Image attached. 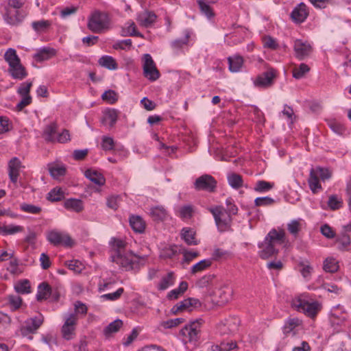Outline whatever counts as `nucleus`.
<instances>
[{"label": "nucleus", "instance_id": "obj_52", "mask_svg": "<svg viewBox=\"0 0 351 351\" xmlns=\"http://www.w3.org/2000/svg\"><path fill=\"white\" fill-rule=\"evenodd\" d=\"M301 322L298 318H290L289 319L284 326V332L289 333L291 332L295 327L300 325Z\"/></svg>", "mask_w": 351, "mask_h": 351}, {"label": "nucleus", "instance_id": "obj_51", "mask_svg": "<svg viewBox=\"0 0 351 351\" xmlns=\"http://www.w3.org/2000/svg\"><path fill=\"white\" fill-rule=\"evenodd\" d=\"M20 208L21 210L25 213L34 215L39 214L42 210V208L40 206L26 203L21 204Z\"/></svg>", "mask_w": 351, "mask_h": 351}, {"label": "nucleus", "instance_id": "obj_47", "mask_svg": "<svg viewBox=\"0 0 351 351\" xmlns=\"http://www.w3.org/2000/svg\"><path fill=\"white\" fill-rule=\"evenodd\" d=\"M212 261L210 259H204L194 265L191 268V274H195L200 272L211 265Z\"/></svg>", "mask_w": 351, "mask_h": 351}, {"label": "nucleus", "instance_id": "obj_34", "mask_svg": "<svg viewBox=\"0 0 351 351\" xmlns=\"http://www.w3.org/2000/svg\"><path fill=\"white\" fill-rule=\"evenodd\" d=\"M229 69L231 72H238L243 64V59L240 56H234L228 58Z\"/></svg>", "mask_w": 351, "mask_h": 351}, {"label": "nucleus", "instance_id": "obj_2", "mask_svg": "<svg viewBox=\"0 0 351 351\" xmlns=\"http://www.w3.org/2000/svg\"><path fill=\"white\" fill-rule=\"evenodd\" d=\"M332 176V170L328 167L317 166L311 168L308 179V184L310 189L313 193H317L322 189L320 181L325 182L330 180Z\"/></svg>", "mask_w": 351, "mask_h": 351}, {"label": "nucleus", "instance_id": "obj_29", "mask_svg": "<svg viewBox=\"0 0 351 351\" xmlns=\"http://www.w3.org/2000/svg\"><path fill=\"white\" fill-rule=\"evenodd\" d=\"M181 237L189 245H197L195 231L190 228H184L181 231Z\"/></svg>", "mask_w": 351, "mask_h": 351}, {"label": "nucleus", "instance_id": "obj_44", "mask_svg": "<svg viewBox=\"0 0 351 351\" xmlns=\"http://www.w3.org/2000/svg\"><path fill=\"white\" fill-rule=\"evenodd\" d=\"M14 289L17 293L21 294L29 293L31 291V286L27 280H23L17 282L14 286Z\"/></svg>", "mask_w": 351, "mask_h": 351}, {"label": "nucleus", "instance_id": "obj_8", "mask_svg": "<svg viewBox=\"0 0 351 351\" xmlns=\"http://www.w3.org/2000/svg\"><path fill=\"white\" fill-rule=\"evenodd\" d=\"M202 322V319H196L191 322L190 324L185 326L180 330V335L183 337L182 340L185 343L197 341Z\"/></svg>", "mask_w": 351, "mask_h": 351}, {"label": "nucleus", "instance_id": "obj_54", "mask_svg": "<svg viewBox=\"0 0 351 351\" xmlns=\"http://www.w3.org/2000/svg\"><path fill=\"white\" fill-rule=\"evenodd\" d=\"M274 184L265 180H259L254 186V190L258 192H266L271 189Z\"/></svg>", "mask_w": 351, "mask_h": 351}, {"label": "nucleus", "instance_id": "obj_25", "mask_svg": "<svg viewBox=\"0 0 351 351\" xmlns=\"http://www.w3.org/2000/svg\"><path fill=\"white\" fill-rule=\"evenodd\" d=\"M58 135L57 125L51 123L47 125L43 131V138L48 142L55 143Z\"/></svg>", "mask_w": 351, "mask_h": 351}, {"label": "nucleus", "instance_id": "obj_5", "mask_svg": "<svg viewBox=\"0 0 351 351\" xmlns=\"http://www.w3.org/2000/svg\"><path fill=\"white\" fill-rule=\"evenodd\" d=\"M110 18L106 13L95 11L88 19V27L93 33L101 34L110 29Z\"/></svg>", "mask_w": 351, "mask_h": 351}, {"label": "nucleus", "instance_id": "obj_40", "mask_svg": "<svg viewBox=\"0 0 351 351\" xmlns=\"http://www.w3.org/2000/svg\"><path fill=\"white\" fill-rule=\"evenodd\" d=\"M99 63L101 66L110 69L115 70L118 68V65L115 60L109 56H104L99 60Z\"/></svg>", "mask_w": 351, "mask_h": 351}, {"label": "nucleus", "instance_id": "obj_1", "mask_svg": "<svg viewBox=\"0 0 351 351\" xmlns=\"http://www.w3.org/2000/svg\"><path fill=\"white\" fill-rule=\"evenodd\" d=\"M287 243L288 241L284 230L272 229L267 234L264 241L258 244L261 250L258 252L259 256L265 260L275 256L279 251L277 245L285 244V246H287Z\"/></svg>", "mask_w": 351, "mask_h": 351}, {"label": "nucleus", "instance_id": "obj_46", "mask_svg": "<svg viewBox=\"0 0 351 351\" xmlns=\"http://www.w3.org/2000/svg\"><path fill=\"white\" fill-rule=\"evenodd\" d=\"M228 181L229 184L234 189H239L242 186L243 180L242 177L237 173H232L228 176Z\"/></svg>", "mask_w": 351, "mask_h": 351}, {"label": "nucleus", "instance_id": "obj_4", "mask_svg": "<svg viewBox=\"0 0 351 351\" xmlns=\"http://www.w3.org/2000/svg\"><path fill=\"white\" fill-rule=\"evenodd\" d=\"M110 258L112 262L127 271L137 269L141 262L143 261V258L126 251L117 254H111Z\"/></svg>", "mask_w": 351, "mask_h": 351}, {"label": "nucleus", "instance_id": "obj_48", "mask_svg": "<svg viewBox=\"0 0 351 351\" xmlns=\"http://www.w3.org/2000/svg\"><path fill=\"white\" fill-rule=\"evenodd\" d=\"M328 205L331 210H337L343 206L342 199L339 197L337 195H332L329 196Z\"/></svg>", "mask_w": 351, "mask_h": 351}, {"label": "nucleus", "instance_id": "obj_43", "mask_svg": "<svg viewBox=\"0 0 351 351\" xmlns=\"http://www.w3.org/2000/svg\"><path fill=\"white\" fill-rule=\"evenodd\" d=\"M51 25V23L49 21L40 20L32 22V27L36 32H42L46 31Z\"/></svg>", "mask_w": 351, "mask_h": 351}, {"label": "nucleus", "instance_id": "obj_15", "mask_svg": "<svg viewBox=\"0 0 351 351\" xmlns=\"http://www.w3.org/2000/svg\"><path fill=\"white\" fill-rule=\"evenodd\" d=\"M275 77V71L273 69H270L258 75L254 81V84L258 87H269L273 84Z\"/></svg>", "mask_w": 351, "mask_h": 351}, {"label": "nucleus", "instance_id": "obj_49", "mask_svg": "<svg viewBox=\"0 0 351 351\" xmlns=\"http://www.w3.org/2000/svg\"><path fill=\"white\" fill-rule=\"evenodd\" d=\"M197 2L202 14H205L209 19L214 16L213 10L206 0H197Z\"/></svg>", "mask_w": 351, "mask_h": 351}, {"label": "nucleus", "instance_id": "obj_45", "mask_svg": "<svg viewBox=\"0 0 351 351\" xmlns=\"http://www.w3.org/2000/svg\"><path fill=\"white\" fill-rule=\"evenodd\" d=\"M339 268L338 262L333 258H327L324 263V269L327 272L333 273Z\"/></svg>", "mask_w": 351, "mask_h": 351}, {"label": "nucleus", "instance_id": "obj_3", "mask_svg": "<svg viewBox=\"0 0 351 351\" xmlns=\"http://www.w3.org/2000/svg\"><path fill=\"white\" fill-rule=\"evenodd\" d=\"M4 59L9 64L8 71L14 79L23 80L27 75L15 49H8L4 54Z\"/></svg>", "mask_w": 351, "mask_h": 351}, {"label": "nucleus", "instance_id": "obj_39", "mask_svg": "<svg viewBox=\"0 0 351 351\" xmlns=\"http://www.w3.org/2000/svg\"><path fill=\"white\" fill-rule=\"evenodd\" d=\"M178 247L176 245L165 246L160 250V257L162 258H171L178 254Z\"/></svg>", "mask_w": 351, "mask_h": 351}, {"label": "nucleus", "instance_id": "obj_28", "mask_svg": "<svg viewBox=\"0 0 351 351\" xmlns=\"http://www.w3.org/2000/svg\"><path fill=\"white\" fill-rule=\"evenodd\" d=\"M84 175L86 178L97 185L102 186L105 184L106 180L104 177L95 170L88 169L85 171Z\"/></svg>", "mask_w": 351, "mask_h": 351}, {"label": "nucleus", "instance_id": "obj_20", "mask_svg": "<svg viewBox=\"0 0 351 351\" xmlns=\"http://www.w3.org/2000/svg\"><path fill=\"white\" fill-rule=\"evenodd\" d=\"M21 166V161L17 158H13L9 162V177L13 183L18 180Z\"/></svg>", "mask_w": 351, "mask_h": 351}, {"label": "nucleus", "instance_id": "obj_57", "mask_svg": "<svg viewBox=\"0 0 351 351\" xmlns=\"http://www.w3.org/2000/svg\"><path fill=\"white\" fill-rule=\"evenodd\" d=\"M123 292H124L123 288L121 287V288H119L114 293L102 295L101 296V298L104 300L114 301V300H118L121 296V295L123 294Z\"/></svg>", "mask_w": 351, "mask_h": 351}, {"label": "nucleus", "instance_id": "obj_56", "mask_svg": "<svg viewBox=\"0 0 351 351\" xmlns=\"http://www.w3.org/2000/svg\"><path fill=\"white\" fill-rule=\"evenodd\" d=\"M64 193L60 189H53L48 193V199L52 202H58L62 199Z\"/></svg>", "mask_w": 351, "mask_h": 351}, {"label": "nucleus", "instance_id": "obj_6", "mask_svg": "<svg viewBox=\"0 0 351 351\" xmlns=\"http://www.w3.org/2000/svg\"><path fill=\"white\" fill-rule=\"evenodd\" d=\"M208 210L213 215L216 226L220 232H225L230 228L232 217L227 214L223 206H216L208 208Z\"/></svg>", "mask_w": 351, "mask_h": 351}, {"label": "nucleus", "instance_id": "obj_9", "mask_svg": "<svg viewBox=\"0 0 351 351\" xmlns=\"http://www.w3.org/2000/svg\"><path fill=\"white\" fill-rule=\"evenodd\" d=\"M217 184V180L212 176L204 174L195 180L194 187L197 191L213 193L216 190Z\"/></svg>", "mask_w": 351, "mask_h": 351}, {"label": "nucleus", "instance_id": "obj_13", "mask_svg": "<svg viewBox=\"0 0 351 351\" xmlns=\"http://www.w3.org/2000/svg\"><path fill=\"white\" fill-rule=\"evenodd\" d=\"M77 321V317L75 313H71L65 318L62 327V334L64 339L71 340L75 337Z\"/></svg>", "mask_w": 351, "mask_h": 351}, {"label": "nucleus", "instance_id": "obj_33", "mask_svg": "<svg viewBox=\"0 0 351 351\" xmlns=\"http://www.w3.org/2000/svg\"><path fill=\"white\" fill-rule=\"evenodd\" d=\"M64 206L65 208L76 213L81 212L84 208L82 200L72 198L66 199L64 203Z\"/></svg>", "mask_w": 351, "mask_h": 351}, {"label": "nucleus", "instance_id": "obj_7", "mask_svg": "<svg viewBox=\"0 0 351 351\" xmlns=\"http://www.w3.org/2000/svg\"><path fill=\"white\" fill-rule=\"evenodd\" d=\"M292 306L297 311L304 313L310 317H315L321 309L318 302H308L302 295L293 300Z\"/></svg>", "mask_w": 351, "mask_h": 351}, {"label": "nucleus", "instance_id": "obj_21", "mask_svg": "<svg viewBox=\"0 0 351 351\" xmlns=\"http://www.w3.org/2000/svg\"><path fill=\"white\" fill-rule=\"evenodd\" d=\"M56 51L53 48L44 47L40 49L36 53L34 54V58L37 62H43L47 60L52 57L55 56Z\"/></svg>", "mask_w": 351, "mask_h": 351}, {"label": "nucleus", "instance_id": "obj_30", "mask_svg": "<svg viewBox=\"0 0 351 351\" xmlns=\"http://www.w3.org/2000/svg\"><path fill=\"white\" fill-rule=\"evenodd\" d=\"M50 175L54 179H58L66 173V168L64 165L57 163H49L47 165Z\"/></svg>", "mask_w": 351, "mask_h": 351}, {"label": "nucleus", "instance_id": "obj_26", "mask_svg": "<svg viewBox=\"0 0 351 351\" xmlns=\"http://www.w3.org/2000/svg\"><path fill=\"white\" fill-rule=\"evenodd\" d=\"M117 118L118 111L115 109H108L104 112L101 121L103 124H108L112 128L116 123Z\"/></svg>", "mask_w": 351, "mask_h": 351}, {"label": "nucleus", "instance_id": "obj_50", "mask_svg": "<svg viewBox=\"0 0 351 351\" xmlns=\"http://www.w3.org/2000/svg\"><path fill=\"white\" fill-rule=\"evenodd\" d=\"M189 38V34H186L184 38H179L173 40L171 44V47L176 53H178L184 47V46L188 44Z\"/></svg>", "mask_w": 351, "mask_h": 351}, {"label": "nucleus", "instance_id": "obj_41", "mask_svg": "<svg viewBox=\"0 0 351 351\" xmlns=\"http://www.w3.org/2000/svg\"><path fill=\"white\" fill-rule=\"evenodd\" d=\"M237 348L235 341L221 342L219 345H213L211 346L212 351H230Z\"/></svg>", "mask_w": 351, "mask_h": 351}, {"label": "nucleus", "instance_id": "obj_24", "mask_svg": "<svg viewBox=\"0 0 351 351\" xmlns=\"http://www.w3.org/2000/svg\"><path fill=\"white\" fill-rule=\"evenodd\" d=\"M335 243L339 250L342 252L347 251L351 243L350 235L346 232H341L337 237Z\"/></svg>", "mask_w": 351, "mask_h": 351}, {"label": "nucleus", "instance_id": "obj_63", "mask_svg": "<svg viewBox=\"0 0 351 351\" xmlns=\"http://www.w3.org/2000/svg\"><path fill=\"white\" fill-rule=\"evenodd\" d=\"M120 197L119 195L109 197L107 199V206L108 208L116 210L119 206Z\"/></svg>", "mask_w": 351, "mask_h": 351}, {"label": "nucleus", "instance_id": "obj_12", "mask_svg": "<svg viewBox=\"0 0 351 351\" xmlns=\"http://www.w3.org/2000/svg\"><path fill=\"white\" fill-rule=\"evenodd\" d=\"M47 238L49 242L53 245H62L66 247H71L73 243L67 234L58 230L49 232Z\"/></svg>", "mask_w": 351, "mask_h": 351}, {"label": "nucleus", "instance_id": "obj_42", "mask_svg": "<svg viewBox=\"0 0 351 351\" xmlns=\"http://www.w3.org/2000/svg\"><path fill=\"white\" fill-rule=\"evenodd\" d=\"M310 71V67L302 63L298 66H295L293 69V77L295 79L302 78L306 73Z\"/></svg>", "mask_w": 351, "mask_h": 351}, {"label": "nucleus", "instance_id": "obj_27", "mask_svg": "<svg viewBox=\"0 0 351 351\" xmlns=\"http://www.w3.org/2000/svg\"><path fill=\"white\" fill-rule=\"evenodd\" d=\"M24 230L21 226L14 225V224H2L0 225V235L7 236L16 234L18 232H23Z\"/></svg>", "mask_w": 351, "mask_h": 351}, {"label": "nucleus", "instance_id": "obj_37", "mask_svg": "<svg viewBox=\"0 0 351 351\" xmlns=\"http://www.w3.org/2000/svg\"><path fill=\"white\" fill-rule=\"evenodd\" d=\"M123 326V322L121 319H116L114 322L109 324L104 329V335L108 337L112 334L115 333L119 331L121 327Z\"/></svg>", "mask_w": 351, "mask_h": 351}, {"label": "nucleus", "instance_id": "obj_64", "mask_svg": "<svg viewBox=\"0 0 351 351\" xmlns=\"http://www.w3.org/2000/svg\"><path fill=\"white\" fill-rule=\"evenodd\" d=\"M263 46L270 49H276L278 47L276 40L271 36H265L263 38Z\"/></svg>", "mask_w": 351, "mask_h": 351}, {"label": "nucleus", "instance_id": "obj_16", "mask_svg": "<svg viewBox=\"0 0 351 351\" xmlns=\"http://www.w3.org/2000/svg\"><path fill=\"white\" fill-rule=\"evenodd\" d=\"M24 18L25 14L22 11L10 8H6V12L3 15L5 22L11 25H18L23 21Z\"/></svg>", "mask_w": 351, "mask_h": 351}, {"label": "nucleus", "instance_id": "obj_14", "mask_svg": "<svg viewBox=\"0 0 351 351\" xmlns=\"http://www.w3.org/2000/svg\"><path fill=\"white\" fill-rule=\"evenodd\" d=\"M43 320L42 315L28 319L25 322V325L21 328L22 335H27L29 333H34L43 324Z\"/></svg>", "mask_w": 351, "mask_h": 351}, {"label": "nucleus", "instance_id": "obj_60", "mask_svg": "<svg viewBox=\"0 0 351 351\" xmlns=\"http://www.w3.org/2000/svg\"><path fill=\"white\" fill-rule=\"evenodd\" d=\"M213 278L214 276L213 275L204 276L197 281L196 285L199 288L207 287L212 282Z\"/></svg>", "mask_w": 351, "mask_h": 351}, {"label": "nucleus", "instance_id": "obj_23", "mask_svg": "<svg viewBox=\"0 0 351 351\" xmlns=\"http://www.w3.org/2000/svg\"><path fill=\"white\" fill-rule=\"evenodd\" d=\"M130 225L132 230L138 233H142L145 229V222L138 215H132L129 219Z\"/></svg>", "mask_w": 351, "mask_h": 351}, {"label": "nucleus", "instance_id": "obj_10", "mask_svg": "<svg viewBox=\"0 0 351 351\" xmlns=\"http://www.w3.org/2000/svg\"><path fill=\"white\" fill-rule=\"evenodd\" d=\"M143 61L144 76L152 82L157 80L160 77V73L157 69L152 56L148 53L144 54Z\"/></svg>", "mask_w": 351, "mask_h": 351}, {"label": "nucleus", "instance_id": "obj_18", "mask_svg": "<svg viewBox=\"0 0 351 351\" xmlns=\"http://www.w3.org/2000/svg\"><path fill=\"white\" fill-rule=\"evenodd\" d=\"M308 15L307 6L304 3H300L293 10L291 17L294 22L301 23L305 21Z\"/></svg>", "mask_w": 351, "mask_h": 351}, {"label": "nucleus", "instance_id": "obj_31", "mask_svg": "<svg viewBox=\"0 0 351 351\" xmlns=\"http://www.w3.org/2000/svg\"><path fill=\"white\" fill-rule=\"evenodd\" d=\"M110 243L112 247V254H117L125 252L126 243L120 239L112 238Z\"/></svg>", "mask_w": 351, "mask_h": 351}, {"label": "nucleus", "instance_id": "obj_36", "mask_svg": "<svg viewBox=\"0 0 351 351\" xmlns=\"http://www.w3.org/2000/svg\"><path fill=\"white\" fill-rule=\"evenodd\" d=\"M167 215V211L162 206H156L150 210V216L154 221H163Z\"/></svg>", "mask_w": 351, "mask_h": 351}, {"label": "nucleus", "instance_id": "obj_58", "mask_svg": "<svg viewBox=\"0 0 351 351\" xmlns=\"http://www.w3.org/2000/svg\"><path fill=\"white\" fill-rule=\"evenodd\" d=\"M101 98L110 104H114L117 101V95L114 90H108L103 93Z\"/></svg>", "mask_w": 351, "mask_h": 351}, {"label": "nucleus", "instance_id": "obj_38", "mask_svg": "<svg viewBox=\"0 0 351 351\" xmlns=\"http://www.w3.org/2000/svg\"><path fill=\"white\" fill-rule=\"evenodd\" d=\"M175 277L174 274L173 272H169L166 276H163L158 283V290H165L169 286H171L174 284Z\"/></svg>", "mask_w": 351, "mask_h": 351}, {"label": "nucleus", "instance_id": "obj_53", "mask_svg": "<svg viewBox=\"0 0 351 351\" xmlns=\"http://www.w3.org/2000/svg\"><path fill=\"white\" fill-rule=\"evenodd\" d=\"M194 209L191 205H184L179 210L180 217L182 219H190L193 214Z\"/></svg>", "mask_w": 351, "mask_h": 351}, {"label": "nucleus", "instance_id": "obj_59", "mask_svg": "<svg viewBox=\"0 0 351 351\" xmlns=\"http://www.w3.org/2000/svg\"><path fill=\"white\" fill-rule=\"evenodd\" d=\"M114 142L112 138L108 136H103L101 142V147L105 151H110L114 149Z\"/></svg>", "mask_w": 351, "mask_h": 351}, {"label": "nucleus", "instance_id": "obj_32", "mask_svg": "<svg viewBox=\"0 0 351 351\" xmlns=\"http://www.w3.org/2000/svg\"><path fill=\"white\" fill-rule=\"evenodd\" d=\"M188 289V283L186 281H182L179 287L175 289L171 290L167 294V298L169 300H176L178 299L180 296L184 294V293Z\"/></svg>", "mask_w": 351, "mask_h": 351}, {"label": "nucleus", "instance_id": "obj_61", "mask_svg": "<svg viewBox=\"0 0 351 351\" xmlns=\"http://www.w3.org/2000/svg\"><path fill=\"white\" fill-rule=\"evenodd\" d=\"M287 229L291 234L296 236L300 230V221L298 220H292L287 224Z\"/></svg>", "mask_w": 351, "mask_h": 351}, {"label": "nucleus", "instance_id": "obj_35", "mask_svg": "<svg viewBox=\"0 0 351 351\" xmlns=\"http://www.w3.org/2000/svg\"><path fill=\"white\" fill-rule=\"evenodd\" d=\"M236 329L237 326L235 325L234 322H232V319H227L225 323L221 322L217 325V330L221 335L232 332Z\"/></svg>", "mask_w": 351, "mask_h": 351}, {"label": "nucleus", "instance_id": "obj_62", "mask_svg": "<svg viewBox=\"0 0 351 351\" xmlns=\"http://www.w3.org/2000/svg\"><path fill=\"white\" fill-rule=\"evenodd\" d=\"M184 321V319L183 318L171 319L162 322L161 326L165 328H171L183 323Z\"/></svg>", "mask_w": 351, "mask_h": 351}, {"label": "nucleus", "instance_id": "obj_19", "mask_svg": "<svg viewBox=\"0 0 351 351\" xmlns=\"http://www.w3.org/2000/svg\"><path fill=\"white\" fill-rule=\"evenodd\" d=\"M156 18L154 12L145 10L138 14L137 21L141 26L149 27L155 23Z\"/></svg>", "mask_w": 351, "mask_h": 351}, {"label": "nucleus", "instance_id": "obj_11", "mask_svg": "<svg viewBox=\"0 0 351 351\" xmlns=\"http://www.w3.org/2000/svg\"><path fill=\"white\" fill-rule=\"evenodd\" d=\"M202 303L198 299L194 298H188L175 304L171 308V312L174 315L184 311L191 312L194 308L200 307Z\"/></svg>", "mask_w": 351, "mask_h": 351}, {"label": "nucleus", "instance_id": "obj_22", "mask_svg": "<svg viewBox=\"0 0 351 351\" xmlns=\"http://www.w3.org/2000/svg\"><path fill=\"white\" fill-rule=\"evenodd\" d=\"M51 294H52V289L47 282H43L38 285L36 294L38 301L46 300Z\"/></svg>", "mask_w": 351, "mask_h": 351}, {"label": "nucleus", "instance_id": "obj_55", "mask_svg": "<svg viewBox=\"0 0 351 351\" xmlns=\"http://www.w3.org/2000/svg\"><path fill=\"white\" fill-rule=\"evenodd\" d=\"M226 212L228 215L230 217L232 215H235L238 213V208L234 204V200L231 197H228L226 200Z\"/></svg>", "mask_w": 351, "mask_h": 351}, {"label": "nucleus", "instance_id": "obj_17", "mask_svg": "<svg viewBox=\"0 0 351 351\" xmlns=\"http://www.w3.org/2000/svg\"><path fill=\"white\" fill-rule=\"evenodd\" d=\"M295 56L299 60H303L311 52V46L307 42L296 40L294 43Z\"/></svg>", "mask_w": 351, "mask_h": 351}]
</instances>
